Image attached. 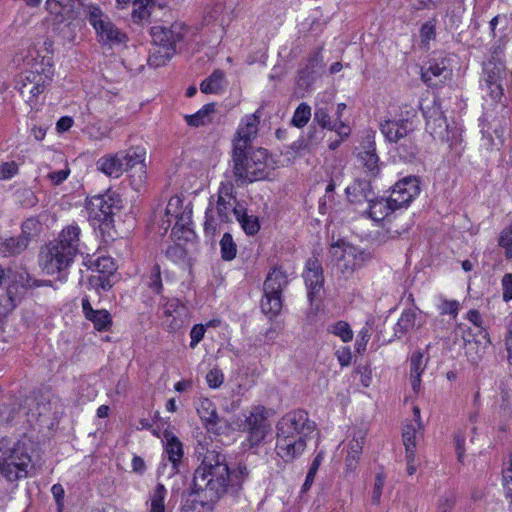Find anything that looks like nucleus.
Here are the masks:
<instances>
[{"label":"nucleus","instance_id":"obj_1","mask_svg":"<svg viewBox=\"0 0 512 512\" xmlns=\"http://www.w3.org/2000/svg\"><path fill=\"white\" fill-rule=\"evenodd\" d=\"M197 459L200 463L194 471L188 494L202 507L210 508L224 495L238 492L249 476L244 464L230 468L226 456L215 449L201 447L197 450Z\"/></svg>","mask_w":512,"mask_h":512},{"label":"nucleus","instance_id":"obj_2","mask_svg":"<svg viewBox=\"0 0 512 512\" xmlns=\"http://www.w3.org/2000/svg\"><path fill=\"white\" fill-rule=\"evenodd\" d=\"M80 232L77 225H68L57 239L41 248L39 265L45 274H57V279L61 281L66 279L67 269L79 252Z\"/></svg>","mask_w":512,"mask_h":512},{"label":"nucleus","instance_id":"obj_3","mask_svg":"<svg viewBox=\"0 0 512 512\" xmlns=\"http://www.w3.org/2000/svg\"><path fill=\"white\" fill-rule=\"evenodd\" d=\"M187 32V26L181 22H174L169 27H153L151 35L157 48L149 58L150 63L155 66L166 64L176 53L177 44L184 40Z\"/></svg>","mask_w":512,"mask_h":512},{"label":"nucleus","instance_id":"obj_4","mask_svg":"<svg viewBox=\"0 0 512 512\" xmlns=\"http://www.w3.org/2000/svg\"><path fill=\"white\" fill-rule=\"evenodd\" d=\"M233 162L234 172L239 180L254 182L266 178L269 174V157L264 148L244 150L238 158L233 153Z\"/></svg>","mask_w":512,"mask_h":512},{"label":"nucleus","instance_id":"obj_5","mask_svg":"<svg viewBox=\"0 0 512 512\" xmlns=\"http://www.w3.org/2000/svg\"><path fill=\"white\" fill-rule=\"evenodd\" d=\"M166 215L175 219L171 236L177 241H192L195 233L192 224V201L185 198L184 194H174L168 200Z\"/></svg>","mask_w":512,"mask_h":512},{"label":"nucleus","instance_id":"obj_6","mask_svg":"<svg viewBox=\"0 0 512 512\" xmlns=\"http://www.w3.org/2000/svg\"><path fill=\"white\" fill-rule=\"evenodd\" d=\"M289 283L287 274L281 268H273L263 284L261 310L270 319L276 317L282 309V292Z\"/></svg>","mask_w":512,"mask_h":512},{"label":"nucleus","instance_id":"obj_7","mask_svg":"<svg viewBox=\"0 0 512 512\" xmlns=\"http://www.w3.org/2000/svg\"><path fill=\"white\" fill-rule=\"evenodd\" d=\"M32 468V459L28 453V449L23 443L18 441L11 449L6 451L1 474L8 481L12 482L28 477L29 471Z\"/></svg>","mask_w":512,"mask_h":512},{"label":"nucleus","instance_id":"obj_8","mask_svg":"<svg viewBox=\"0 0 512 512\" xmlns=\"http://www.w3.org/2000/svg\"><path fill=\"white\" fill-rule=\"evenodd\" d=\"M52 71L38 69L26 71L18 83V90L26 103L34 108L39 103V96L52 81Z\"/></svg>","mask_w":512,"mask_h":512},{"label":"nucleus","instance_id":"obj_9","mask_svg":"<svg viewBox=\"0 0 512 512\" xmlns=\"http://www.w3.org/2000/svg\"><path fill=\"white\" fill-rule=\"evenodd\" d=\"M120 194H94L86 200V207L91 219L100 224L112 222L113 215L122 209Z\"/></svg>","mask_w":512,"mask_h":512},{"label":"nucleus","instance_id":"obj_10","mask_svg":"<svg viewBox=\"0 0 512 512\" xmlns=\"http://www.w3.org/2000/svg\"><path fill=\"white\" fill-rule=\"evenodd\" d=\"M339 251H341V255L336 265L345 279L351 277L356 270L362 268L372 259L370 252L352 245H347L344 248L333 245L330 249V253L334 256H337Z\"/></svg>","mask_w":512,"mask_h":512},{"label":"nucleus","instance_id":"obj_11","mask_svg":"<svg viewBox=\"0 0 512 512\" xmlns=\"http://www.w3.org/2000/svg\"><path fill=\"white\" fill-rule=\"evenodd\" d=\"M89 22L94 27L102 44L112 47L126 42V34L118 29L107 16H104L98 7L90 8Z\"/></svg>","mask_w":512,"mask_h":512},{"label":"nucleus","instance_id":"obj_12","mask_svg":"<svg viewBox=\"0 0 512 512\" xmlns=\"http://www.w3.org/2000/svg\"><path fill=\"white\" fill-rule=\"evenodd\" d=\"M316 428L308 413L304 410H295L285 414L277 424V432L307 441Z\"/></svg>","mask_w":512,"mask_h":512},{"label":"nucleus","instance_id":"obj_13","mask_svg":"<svg viewBox=\"0 0 512 512\" xmlns=\"http://www.w3.org/2000/svg\"><path fill=\"white\" fill-rule=\"evenodd\" d=\"M146 151L141 147H132L127 150L120 151V157L124 162L125 171L134 170V174H130L131 189L140 191L146 179V165L144 163Z\"/></svg>","mask_w":512,"mask_h":512},{"label":"nucleus","instance_id":"obj_14","mask_svg":"<svg viewBox=\"0 0 512 512\" xmlns=\"http://www.w3.org/2000/svg\"><path fill=\"white\" fill-rule=\"evenodd\" d=\"M259 111L246 115L240 122L233 140V153L241 155L242 151L251 148V142L256 137L260 123Z\"/></svg>","mask_w":512,"mask_h":512},{"label":"nucleus","instance_id":"obj_15","mask_svg":"<svg viewBox=\"0 0 512 512\" xmlns=\"http://www.w3.org/2000/svg\"><path fill=\"white\" fill-rule=\"evenodd\" d=\"M266 409L262 406L254 407L245 420V429L248 431V441L251 446L258 445L266 437L270 425L266 417Z\"/></svg>","mask_w":512,"mask_h":512},{"label":"nucleus","instance_id":"obj_16","mask_svg":"<svg viewBox=\"0 0 512 512\" xmlns=\"http://www.w3.org/2000/svg\"><path fill=\"white\" fill-rule=\"evenodd\" d=\"M412 200L413 197L411 194L408 198L402 199L401 201L391 197H376L374 199H369L368 214L374 221H382L395 210L408 206Z\"/></svg>","mask_w":512,"mask_h":512},{"label":"nucleus","instance_id":"obj_17","mask_svg":"<svg viewBox=\"0 0 512 512\" xmlns=\"http://www.w3.org/2000/svg\"><path fill=\"white\" fill-rule=\"evenodd\" d=\"M303 278L308 289V298L311 303L320 297L324 286L322 265L316 257H311L306 262Z\"/></svg>","mask_w":512,"mask_h":512},{"label":"nucleus","instance_id":"obj_18","mask_svg":"<svg viewBox=\"0 0 512 512\" xmlns=\"http://www.w3.org/2000/svg\"><path fill=\"white\" fill-rule=\"evenodd\" d=\"M426 118V130L433 138L443 141L449 140V125L444 112L439 104L434 103L424 112Z\"/></svg>","mask_w":512,"mask_h":512},{"label":"nucleus","instance_id":"obj_19","mask_svg":"<svg viewBox=\"0 0 512 512\" xmlns=\"http://www.w3.org/2000/svg\"><path fill=\"white\" fill-rule=\"evenodd\" d=\"M306 449V441L301 440V436L295 438L277 432L276 453L277 455L289 463L301 456Z\"/></svg>","mask_w":512,"mask_h":512},{"label":"nucleus","instance_id":"obj_20","mask_svg":"<svg viewBox=\"0 0 512 512\" xmlns=\"http://www.w3.org/2000/svg\"><path fill=\"white\" fill-rule=\"evenodd\" d=\"M414 130L409 118L387 119L380 124V131L389 142L397 143Z\"/></svg>","mask_w":512,"mask_h":512},{"label":"nucleus","instance_id":"obj_21","mask_svg":"<svg viewBox=\"0 0 512 512\" xmlns=\"http://www.w3.org/2000/svg\"><path fill=\"white\" fill-rule=\"evenodd\" d=\"M451 71L445 59L430 61L428 67L422 69L421 78L429 86H438L447 80Z\"/></svg>","mask_w":512,"mask_h":512},{"label":"nucleus","instance_id":"obj_22","mask_svg":"<svg viewBox=\"0 0 512 512\" xmlns=\"http://www.w3.org/2000/svg\"><path fill=\"white\" fill-rule=\"evenodd\" d=\"M82 310L85 318L93 323L96 330L108 331L110 329L112 325L110 313L105 309H93L87 296L82 298Z\"/></svg>","mask_w":512,"mask_h":512},{"label":"nucleus","instance_id":"obj_23","mask_svg":"<svg viewBox=\"0 0 512 512\" xmlns=\"http://www.w3.org/2000/svg\"><path fill=\"white\" fill-rule=\"evenodd\" d=\"M364 442L365 433L361 430L355 432L347 447V455L345 457V466L347 471L352 472L356 469L363 450Z\"/></svg>","mask_w":512,"mask_h":512},{"label":"nucleus","instance_id":"obj_24","mask_svg":"<svg viewBox=\"0 0 512 512\" xmlns=\"http://www.w3.org/2000/svg\"><path fill=\"white\" fill-rule=\"evenodd\" d=\"M21 301V291L17 286L3 287L0 284V317L11 313Z\"/></svg>","mask_w":512,"mask_h":512},{"label":"nucleus","instance_id":"obj_25","mask_svg":"<svg viewBox=\"0 0 512 512\" xmlns=\"http://www.w3.org/2000/svg\"><path fill=\"white\" fill-rule=\"evenodd\" d=\"M165 441V454L172 464V472L176 473L184 455L182 443L171 433H165Z\"/></svg>","mask_w":512,"mask_h":512},{"label":"nucleus","instance_id":"obj_26","mask_svg":"<svg viewBox=\"0 0 512 512\" xmlns=\"http://www.w3.org/2000/svg\"><path fill=\"white\" fill-rule=\"evenodd\" d=\"M100 171L110 177L119 178L125 172L124 162L120 151L101 157L97 162Z\"/></svg>","mask_w":512,"mask_h":512},{"label":"nucleus","instance_id":"obj_27","mask_svg":"<svg viewBox=\"0 0 512 512\" xmlns=\"http://www.w3.org/2000/svg\"><path fill=\"white\" fill-rule=\"evenodd\" d=\"M197 413L207 429H212L219 422V417L215 404L207 399L202 398L196 403Z\"/></svg>","mask_w":512,"mask_h":512},{"label":"nucleus","instance_id":"obj_28","mask_svg":"<svg viewBox=\"0 0 512 512\" xmlns=\"http://www.w3.org/2000/svg\"><path fill=\"white\" fill-rule=\"evenodd\" d=\"M426 360L420 351H416L410 358V380L412 389L417 392L421 386V375L426 368Z\"/></svg>","mask_w":512,"mask_h":512},{"label":"nucleus","instance_id":"obj_29","mask_svg":"<svg viewBox=\"0 0 512 512\" xmlns=\"http://www.w3.org/2000/svg\"><path fill=\"white\" fill-rule=\"evenodd\" d=\"M483 81L507 82V70L502 62L488 61L483 68Z\"/></svg>","mask_w":512,"mask_h":512},{"label":"nucleus","instance_id":"obj_30","mask_svg":"<svg viewBox=\"0 0 512 512\" xmlns=\"http://www.w3.org/2000/svg\"><path fill=\"white\" fill-rule=\"evenodd\" d=\"M27 247V240L20 236L0 239V253L4 256L20 254Z\"/></svg>","mask_w":512,"mask_h":512},{"label":"nucleus","instance_id":"obj_31","mask_svg":"<svg viewBox=\"0 0 512 512\" xmlns=\"http://www.w3.org/2000/svg\"><path fill=\"white\" fill-rule=\"evenodd\" d=\"M417 312L414 309L404 310L395 325V336L401 338L415 327Z\"/></svg>","mask_w":512,"mask_h":512},{"label":"nucleus","instance_id":"obj_32","mask_svg":"<svg viewBox=\"0 0 512 512\" xmlns=\"http://www.w3.org/2000/svg\"><path fill=\"white\" fill-rule=\"evenodd\" d=\"M224 80L225 73L217 69L201 82L200 89L205 94H217L223 89Z\"/></svg>","mask_w":512,"mask_h":512},{"label":"nucleus","instance_id":"obj_33","mask_svg":"<svg viewBox=\"0 0 512 512\" xmlns=\"http://www.w3.org/2000/svg\"><path fill=\"white\" fill-rule=\"evenodd\" d=\"M215 111L214 103L204 105L199 111L192 115H185V120L188 125L199 127L210 122V115Z\"/></svg>","mask_w":512,"mask_h":512},{"label":"nucleus","instance_id":"obj_34","mask_svg":"<svg viewBox=\"0 0 512 512\" xmlns=\"http://www.w3.org/2000/svg\"><path fill=\"white\" fill-rule=\"evenodd\" d=\"M232 200L233 194H218L216 209L221 222L229 221L231 212L237 213Z\"/></svg>","mask_w":512,"mask_h":512},{"label":"nucleus","instance_id":"obj_35","mask_svg":"<svg viewBox=\"0 0 512 512\" xmlns=\"http://www.w3.org/2000/svg\"><path fill=\"white\" fill-rule=\"evenodd\" d=\"M421 179L419 176L408 175L399 179L392 187L389 188V192H417L420 190Z\"/></svg>","mask_w":512,"mask_h":512},{"label":"nucleus","instance_id":"obj_36","mask_svg":"<svg viewBox=\"0 0 512 512\" xmlns=\"http://www.w3.org/2000/svg\"><path fill=\"white\" fill-rule=\"evenodd\" d=\"M8 286H17L21 291V298L23 297L25 290L33 286H39L36 280L26 270L17 271L13 274L11 282Z\"/></svg>","mask_w":512,"mask_h":512},{"label":"nucleus","instance_id":"obj_37","mask_svg":"<svg viewBox=\"0 0 512 512\" xmlns=\"http://www.w3.org/2000/svg\"><path fill=\"white\" fill-rule=\"evenodd\" d=\"M510 21V18L505 14H498L494 16L489 22L491 37L496 38L505 36Z\"/></svg>","mask_w":512,"mask_h":512},{"label":"nucleus","instance_id":"obj_38","mask_svg":"<svg viewBox=\"0 0 512 512\" xmlns=\"http://www.w3.org/2000/svg\"><path fill=\"white\" fill-rule=\"evenodd\" d=\"M155 3L156 0H133L132 17L134 21L147 19L150 16Z\"/></svg>","mask_w":512,"mask_h":512},{"label":"nucleus","instance_id":"obj_39","mask_svg":"<svg viewBox=\"0 0 512 512\" xmlns=\"http://www.w3.org/2000/svg\"><path fill=\"white\" fill-rule=\"evenodd\" d=\"M221 258L225 261H231L236 257L237 245L230 233L225 232L220 240Z\"/></svg>","mask_w":512,"mask_h":512},{"label":"nucleus","instance_id":"obj_40","mask_svg":"<svg viewBox=\"0 0 512 512\" xmlns=\"http://www.w3.org/2000/svg\"><path fill=\"white\" fill-rule=\"evenodd\" d=\"M463 341L467 358L472 363H477L484 353V347H481L480 342L474 339L463 337Z\"/></svg>","mask_w":512,"mask_h":512},{"label":"nucleus","instance_id":"obj_41","mask_svg":"<svg viewBox=\"0 0 512 512\" xmlns=\"http://www.w3.org/2000/svg\"><path fill=\"white\" fill-rule=\"evenodd\" d=\"M42 230L41 223L36 218H28L21 225V238L27 240V244L32 238L38 236Z\"/></svg>","mask_w":512,"mask_h":512},{"label":"nucleus","instance_id":"obj_42","mask_svg":"<svg viewBox=\"0 0 512 512\" xmlns=\"http://www.w3.org/2000/svg\"><path fill=\"white\" fill-rule=\"evenodd\" d=\"M311 118V107L302 102L294 111L293 117L291 119V124L297 128L304 127Z\"/></svg>","mask_w":512,"mask_h":512},{"label":"nucleus","instance_id":"obj_43","mask_svg":"<svg viewBox=\"0 0 512 512\" xmlns=\"http://www.w3.org/2000/svg\"><path fill=\"white\" fill-rule=\"evenodd\" d=\"M166 496V488L163 484L158 483L154 488L150 501V512H165L164 499Z\"/></svg>","mask_w":512,"mask_h":512},{"label":"nucleus","instance_id":"obj_44","mask_svg":"<svg viewBox=\"0 0 512 512\" xmlns=\"http://www.w3.org/2000/svg\"><path fill=\"white\" fill-rule=\"evenodd\" d=\"M239 222L241 223L242 228L244 229L247 235H255L258 233L260 229L259 220L256 216L248 215L243 213L242 215H237Z\"/></svg>","mask_w":512,"mask_h":512},{"label":"nucleus","instance_id":"obj_45","mask_svg":"<svg viewBox=\"0 0 512 512\" xmlns=\"http://www.w3.org/2000/svg\"><path fill=\"white\" fill-rule=\"evenodd\" d=\"M417 430L420 429L413 424L404 427L402 437L406 452H415Z\"/></svg>","mask_w":512,"mask_h":512},{"label":"nucleus","instance_id":"obj_46","mask_svg":"<svg viewBox=\"0 0 512 512\" xmlns=\"http://www.w3.org/2000/svg\"><path fill=\"white\" fill-rule=\"evenodd\" d=\"M328 331L341 338L343 342H349L353 339V331L349 324L344 321H338L329 326Z\"/></svg>","mask_w":512,"mask_h":512},{"label":"nucleus","instance_id":"obj_47","mask_svg":"<svg viewBox=\"0 0 512 512\" xmlns=\"http://www.w3.org/2000/svg\"><path fill=\"white\" fill-rule=\"evenodd\" d=\"M187 313H176L163 317L162 324L169 332H176L184 325Z\"/></svg>","mask_w":512,"mask_h":512},{"label":"nucleus","instance_id":"obj_48","mask_svg":"<svg viewBox=\"0 0 512 512\" xmlns=\"http://www.w3.org/2000/svg\"><path fill=\"white\" fill-rule=\"evenodd\" d=\"M211 209L208 208L205 213L204 233L206 237L213 239L221 231V224L216 218L210 215Z\"/></svg>","mask_w":512,"mask_h":512},{"label":"nucleus","instance_id":"obj_49","mask_svg":"<svg viewBox=\"0 0 512 512\" xmlns=\"http://www.w3.org/2000/svg\"><path fill=\"white\" fill-rule=\"evenodd\" d=\"M166 256L172 260L173 262H184L187 255L188 250L180 243H174L173 245H169L166 249Z\"/></svg>","mask_w":512,"mask_h":512},{"label":"nucleus","instance_id":"obj_50","mask_svg":"<svg viewBox=\"0 0 512 512\" xmlns=\"http://www.w3.org/2000/svg\"><path fill=\"white\" fill-rule=\"evenodd\" d=\"M163 317L171 316L176 313H187V308L179 299H165L162 303Z\"/></svg>","mask_w":512,"mask_h":512},{"label":"nucleus","instance_id":"obj_51","mask_svg":"<svg viewBox=\"0 0 512 512\" xmlns=\"http://www.w3.org/2000/svg\"><path fill=\"white\" fill-rule=\"evenodd\" d=\"M322 460H323V453L322 452H319L315 458L313 459L312 461V464L309 468V471L306 475V479H305V482L302 486V490L305 492L307 490L310 489V487L312 486L313 482H314V479H315V476L317 474V471L319 469V466L321 465L322 463Z\"/></svg>","mask_w":512,"mask_h":512},{"label":"nucleus","instance_id":"obj_52","mask_svg":"<svg viewBox=\"0 0 512 512\" xmlns=\"http://www.w3.org/2000/svg\"><path fill=\"white\" fill-rule=\"evenodd\" d=\"M95 269L100 275H112L116 271V266L112 258L100 257L94 263Z\"/></svg>","mask_w":512,"mask_h":512},{"label":"nucleus","instance_id":"obj_53","mask_svg":"<svg viewBox=\"0 0 512 512\" xmlns=\"http://www.w3.org/2000/svg\"><path fill=\"white\" fill-rule=\"evenodd\" d=\"M498 243L505 249L506 257L512 258V224L502 230Z\"/></svg>","mask_w":512,"mask_h":512},{"label":"nucleus","instance_id":"obj_54","mask_svg":"<svg viewBox=\"0 0 512 512\" xmlns=\"http://www.w3.org/2000/svg\"><path fill=\"white\" fill-rule=\"evenodd\" d=\"M148 287L156 294H160L163 289L160 266L155 264L149 275Z\"/></svg>","mask_w":512,"mask_h":512},{"label":"nucleus","instance_id":"obj_55","mask_svg":"<svg viewBox=\"0 0 512 512\" xmlns=\"http://www.w3.org/2000/svg\"><path fill=\"white\" fill-rule=\"evenodd\" d=\"M360 159L372 175L378 172V156L375 154L374 150L360 153Z\"/></svg>","mask_w":512,"mask_h":512},{"label":"nucleus","instance_id":"obj_56","mask_svg":"<svg viewBox=\"0 0 512 512\" xmlns=\"http://www.w3.org/2000/svg\"><path fill=\"white\" fill-rule=\"evenodd\" d=\"M467 319L476 327L479 328V334L483 339L487 340V343H490L488 339V333L485 330L484 321L482 319L481 314L478 310L472 309L467 313Z\"/></svg>","mask_w":512,"mask_h":512},{"label":"nucleus","instance_id":"obj_57","mask_svg":"<svg viewBox=\"0 0 512 512\" xmlns=\"http://www.w3.org/2000/svg\"><path fill=\"white\" fill-rule=\"evenodd\" d=\"M455 504V494L453 492H446L438 499L437 512H451Z\"/></svg>","mask_w":512,"mask_h":512},{"label":"nucleus","instance_id":"obj_58","mask_svg":"<svg viewBox=\"0 0 512 512\" xmlns=\"http://www.w3.org/2000/svg\"><path fill=\"white\" fill-rule=\"evenodd\" d=\"M436 36V19L425 22L420 29L422 43L428 44Z\"/></svg>","mask_w":512,"mask_h":512},{"label":"nucleus","instance_id":"obj_59","mask_svg":"<svg viewBox=\"0 0 512 512\" xmlns=\"http://www.w3.org/2000/svg\"><path fill=\"white\" fill-rule=\"evenodd\" d=\"M506 83L492 82L491 80L483 81L482 88L486 89L493 100H500L503 96V86Z\"/></svg>","mask_w":512,"mask_h":512},{"label":"nucleus","instance_id":"obj_60","mask_svg":"<svg viewBox=\"0 0 512 512\" xmlns=\"http://www.w3.org/2000/svg\"><path fill=\"white\" fill-rule=\"evenodd\" d=\"M314 122L318 123L322 128L330 129L333 125L329 110L326 107H318L314 112Z\"/></svg>","mask_w":512,"mask_h":512},{"label":"nucleus","instance_id":"obj_61","mask_svg":"<svg viewBox=\"0 0 512 512\" xmlns=\"http://www.w3.org/2000/svg\"><path fill=\"white\" fill-rule=\"evenodd\" d=\"M19 165L15 161L4 162L0 165V180H9L18 174Z\"/></svg>","mask_w":512,"mask_h":512},{"label":"nucleus","instance_id":"obj_62","mask_svg":"<svg viewBox=\"0 0 512 512\" xmlns=\"http://www.w3.org/2000/svg\"><path fill=\"white\" fill-rule=\"evenodd\" d=\"M206 380L211 388H218L224 381V375L218 368L211 369L207 375Z\"/></svg>","mask_w":512,"mask_h":512},{"label":"nucleus","instance_id":"obj_63","mask_svg":"<svg viewBox=\"0 0 512 512\" xmlns=\"http://www.w3.org/2000/svg\"><path fill=\"white\" fill-rule=\"evenodd\" d=\"M205 332H206V328L202 324H196L192 327V329L190 331V337H191L190 347L192 349H194L198 345V343L203 339Z\"/></svg>","mask_w":512,"mask_h":512},{"label":"nucleus","instance_id":"obj_64","mask_svg":"<svg viewBox=\"0 0 512 512\" xmlns=\"http://www.w3.org/2000/svg\"><path fill=\"white\" fill-rule=\"evenodd\" d=\"M503 482L507 496L512 497V454L508 462V466L503 469Z\"/></svg>","mask_w":512,"mask_h":512}]
</instances>
